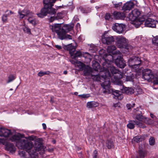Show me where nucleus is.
Returning a JSON list of instances; mask_svg holds the SVG:
<instances>
[{"mask_svg": "<svg viewBox=\"0 0 158 158\" xmlns=\"http://www.w3.org/2000/svg\"><path fill=\"white\" fill-rule=\"evenodd\" d=\"M73 24H66L62 26L61 23H56L54 25H50L49 28L53 32L56 33L59 39L62 40L72 39V36L67 33L73 29Z\"/></svg>", "mask_w": 158, "mask_h": 158, "instance_id": "obj_1", "label": "nucleus"}, {"mask_svg": "<svg viewBox=\"0 0 158 158\" xmlns=\"http://www.w3.org/2000/svg\"><path fill=\"white\" fill-rule=\"evenodd\" d=\"M33 144L31 142V146L29 147L27 146L28 148H23L21 149H25L26 151L22 150L19 151V155L21 157L26 158H36L38 153L37 152L43 149V146L41 143L39 142H36L35 145L33 146Z\"/></svg>", "mask_w": 158, "mask_h": 158, "instance_id": "obj_2", "label": "nucleus"}, {"mask_svg": "<svg viewBox=\"0 0 158 158\" xmlns=\"http://www.w3.org/2000/svg\"><path fill=\"white\" fill-rule=\"evenodd\" d=\"M91 77L94 81H104L101 83V85L103 88L109 87L110 85V78L111 75L108 71L105 72H100L99 75H91Z\"/></svg>", "mask_w": 158, "mask_h": 158, "instance_id": "obj_3", "label": "nucleus"}, {"mask_svg": "<svg viewBox=\"0 0 158 158\" xmlns=\"http://www.w3.org/2000/svg\"><path fill=\"white\" fill-rule=\"evenodd\" d=\"M20 135H15L12 136L10 140L12 141H17L16 145L19 148H28L27 145L29 147L31 146V142L26 138H20Z\"/></svg>", "mask_w": 158, "mask_h": 158, "instance_id": "obj_4", "label": "nucleus"}, {"mask_svg": "<svg viewBox=\"0 0 158 158\" xmlns=\"http://www.w3.org/2000/svg\"><path fill=\"white\" fill-rule=\"evenodd\" d=\"M106 59L105 62L102 64L103 70L101 72H106L108 71L109 72L110 70L112 74L118 73V70L112 65V60L113 59V57L110 55H107L106 56Z\"/></svg>", "mask_w": 158, "mask_h": 158, "instance_id": "obj_5", "label": "nucleus"}, {"mask_svg": "<svg viewBox=\"0 0 158 158\" xmlns=\"http://www.w3.org/2000/svg\"><path fill=\"white\" fill-rule=\"evenodd\" d=\"M64 48L69 51V53L72 58L75 59L82 56V53L80 51H78L75 53L76 48L74 46H73L72 44L64 46Z\"/></svg>", "mask_w": 158, "mask_h": 158, "instance_id": "obj_6", "label": "nucleus"}, {"mask_svg": "<svg viewBox=\"0 0 158 158\" xmlns=\"http://www.w3.org/2000/svg\"><path fill=\"white\" fill-rule=\"evenodd\" d=\"M134 117L135 118L136 120L138 122H144L147 124H149L151 119L144 117L142 114L141 112L135 109L134 110Z\"/></svg>", "mask_w": 158, "mask_h": 158, "instance_id": "obj_7", "label": "nucleus"}, {"mask_svg": "<svg viewBox=\"0 0 158 158\" xmlns=\"http://www.w3.org/2000/svg\"><path fill=\"white\" fill-rule=\"evenodd\" d=\"M52 7L49 6L48 7L43 8L41 10L40 12L37 14V15L40 17L43 18L46 16L48 13L51 15L55 14L56 13V10Z\"/></svg>", "mask_w": 158, "mask_h": 158, "instance_id": "obj_8", "label": "nucleus"}, {"mask_svg": "<svg viewBox=\"0 0 158 158\" xmlns=\"http://www.w3.org/2000/svg\"><path fill=\"white\" fill-rule=\"evenodd\" d=\"M115 53L119 55L115 60V63L119 68L123 69L126 65L125 61L121 57V53L119 51H116Z\"/></svg>", "mask_w": 158, "mask_h": 158, "instance_id": "obj_9", "label": "nucleus"}, {"mask_svg": "<svg viewBox=\"0 0 158 158\" xmlns=\"http://www.w3.org/2000/svg\"><path fill=\"white\" fill-rule=\"evenodd\" d=\"M115 37L116 40V44L118 48H122L126 47L127 44V41L125 38L121 36Z\"/></svg>", "mask_w": 158, "mask_h": 158, "instance_id": "obj_10", "label": "nucleus"}, {"mask_svg": "<svg viewBox=\"0 0 158 158\" xmlns=\"http://www.w3.org/2000/svg\"><path fill=\"white\" fill-rule=\"evenodd\" d=\"M143 77L144 80L148 81H152L154 78L151 70L146 69H144L142 73Z\"/></svg>", "mask_w": 158, "mask_h": 158, "instance_id": "obj_11", "label": "nucleus"}, {"mask_svg": "<svg viewBox=\"0 0 158 158\" xmlns=\"http://www.w3.org/2000/svg\"><path fill=\"white\" fill-rule=\"evenodd\" d=\"M115 37L116 36L105 35L102 37V41L104 44L107 45L110 44L114 42L115 39Z\"/></svg>", "mask_w": 158, "mask_h": 158, "instance_id": "obj_12", "label": "nucleus"}, {"mask_svg": "<svg viewBox=\"0 0 158 158\" xmlns=\"http://www.w3.org/2000/svg\"><path fill=\"white\" fill-rule=\"evenodd\" d=\"M135 124H136L138 127L142 128L146 127L142 123L138 122L136 120L131 121L127 125L128 128L130 129H133L135 127Z\"/></svg>", "mask_w": 158, "mask_h": 158, "instance_id": "obj_13", "label": "nucleus"}, {"mask_svg": "<svg viewBox=\"0 0 158 158\" xmlns=\"http://www.w3.org/2000/svg\"><path fill=\"white\" fill-rule=\"evenodd\" d=\"M125 27V25L122 24L115 23L113 24L112 27L113 30L117 33H122Z\"/></svg>", "mask_w": 158, "mask_h": 158, "instance_id": "obj_14", "label": "nucleus"}, {"mask_svg": "<svg viewBox=\"0 0 158 158\" xmlns=\"http://www.w3.org/2000/svg\"><path fill=\"white\" fill-rule=\"evenodd\" d=\"M140 58L138 57L133 56L129 59L128 64L129 66L134 65L135 64H140Z\"/></svg>", "mask_w": 158, "mask_h": 158, "instance_id": "obj_15", "label": "nucleus"}, {"mask_svg": "<svg viewBox=\"0 0 158 158\" xmlns=\"http://www.w3.org/2000/svg\"><path fill=\"white\" fill-rule=\"evenodd\" d=\"M157 23L156 20L150 18L147 19L145 22L144 25L146 27L155 28Z\"/></svg>", "mask_w": 158, "mask_h": 158, "instance_id": "obj_16", "label": "nucleus"}, {"mask_svg": "<svg viewBox=\"0 0 158 158\" xmlns=\"http://www.w3.org/2000/svg\"><path fill=\"white\" fill-rule=\"evenodd\" d=\"M11 134L10 130L4 127L0 128V136L7 137Z\"/></svg>", "mask_w": 158, "mask_h": 158, "instance_id": "obj_17", "label": "nucleus"}, {"mask_svg": "<svg viewBox=\"0 0 158 158\" xmlns=\"http://www.w3.org/2000/svg\"><path fill=\"white\" fill-rule=\"evenodd\" d=\"M112 94L113 98L116 99L121 100L123 98V95L119 91L114 90Z\"/></svg>", "mask_w": 158, "mask_h": 158, "instance_id": "obj_18", "label": "nucleus"}, {"mask_svg": "<svg viewBox=\"0 0 158 158\" xmlns=\"http://www.w3.org/2000/svg\"><path fill=\"white\" fill-rule=\"evenodd\" d=\"M134 4L132 2H128L125 4L122 7V10L124 11L129 10L133 8Z\"/></svg>", "mask_w": 158, "mask_h": 158, "instance_id": "obj_19", "label": "nucleus"}, {"mask_svg": "<svg viewBox=\"0 0 158 158\" xmlns=\"http://www.w3.org/2000/svg\"><path fill=\"white\" fill-rule=\"evenodd\" d=\"M123 88L121 89L122 92L128 95L134 93V90L131 88L127 87L122 86Z\"/></svg>", "mask_w": 158, "mask_h": 158, "instance_id": "obj_20", "label": "nucleus"}, {"mask_svg": "<svg viewBox=\"0 0 158 158\" xmlns=\"http://www.w3.org/2000/svg\"><path fill=\"white\" fill-rule=\"evenodd\" d=\"M114 16L116 19H123L125 17V14L123 13L119 12H114Z\"/></svg>", "mask_w": 158, "mask_h": 158, "instance_id": "obj_21", "label": "nucleus"}, {"mask_svg": "<svg viewBox=\"0 0 158 158\" xmlns=\"http://www.w3.org/2000/svg\"><path fill=\"white\" fill-rule=\"evenodd\" d=\"M6 149L10 152H13L15 151V146L12 143H7L6 145Z\"/></svg>", "mask_w": 158, "mask_h": 158, "instance_id": "obj_22", "label": "nucleus"}, {"mask_svg": "<svg viewBox=\"0 0 158 158\" xmlns=\"http://www.w3.org/2000/svg\"><path fill=\"white\" fill-rule=\"evenodd\" d=\"M84 74L85 76H88L90 75L91 73V69L88 65H86L83 69Z\"/></svg>", "mask_w": 158, "mask_h": 158, "instance_id": "obj_23", "label": "nucleus"}, {"mask_svg": "<svg viewBox=\"0 0 158 158\" xmlns=\"http://www.w3.org/2000/svg\"><path fill=\"white\" fill-rule=\"evenodd\" d=\"M75 65L80 70H83L86 65L80 61H77L75 62Z\"/></svg>", "mask_w": 158, "mask_h": 158, "instance_id": "obj_24", "label": "nucleus"}, {"mask_svg": "<svg viewBox=\"0 0 158 158\" xmlns=\"http://www.w3.org/2000/svg\"><path fill=\"white\" fill-rule=\"evenodd\" d=\"M87 105L88 108H91L93 107H96L98 106V104L96 102L92 101L87 102Z\"/></svg>", "mask_w": 158, "mask_h": 158, "instance_id": "obj_25", "label": "nucleus"}, {"mask_svg": "<svg viewBox=\"0 0 158 158\" xmlns=\"http://www.w3.org/2000/svg\"><path fill=\"white\" fill-rule=\"evenodd\" d=\"M92 63V66L94 69L95 71H98V69L100 68V66L98 63L95 61H93Z\"/></svg>", "mask_w": 158, "mask_h": 158, "instance_id": "obj_26", "label": "nucleus"}, {"mask_svg": "<svg viewBox=\"0 0 158 158\" xmlns=\"http://www.w3.org/2000/svg\"><path fill=\"white\" fill-rule=\"evenodd\" d=\"M142 23V21H139L137 19H136L134 21H133L132 23L135 25L136 27H139Z\"/></svg>", "mask_w": 158, "mask_h": 158, "instance_id": "obj_27", "label": "nucleus"}, {"mask_svg": "<svg viewBox=\"0 0 158 158\" xmlns=\"http://www.w3.org/2000/svg\"><path fill=\"white\" fill-rule=\"evenodd\" d=\"M132 14L135 17L136 19H138L137 18L140 14V11L137 9H135L131 11Z\"/></svg>", "mask_w": 158, "mask_h": 158, "instance_id": "obj_28", "label": "nucleus"}, {"mask_svg": "<svg viewBox=\"0 0 158 158\" xmlns=\"http://www.w3.org/2000/svg\"><path fill=\"white\" fill-rule=\"evenodd\" d=\"M127 18L129 19V20L131 21L132 23L133 21H134L136 19L135 17L132 14V12L129 14L127 16Z\"/></svg>", "mask_w": 158, "mask_h": 158, "instance_id": "obj_29", "label": "nucleus"}, {"mask_svg": "<svg viewBox=\"0 0 158 158\" xmlns=\"http://www.w3.org/2000/svg\"><path fill=\"white\" fill-rule=\"evenodd\" d=\"M103 92L104 93H112L114 90L113 89H111L109 87H106V88H103Z\"/></svg>", "mask_w": 158, "mask_h": 158, "instance_id": "obj_30", "label": "nucleus"}, {"mask_svg": "<svg viewBox=\"0 0 158 158\" xmlns=\"http://www.w3.org/2000/svg\"><path fill=\"white\" fill-rule=\"evenodd\" d=\"M116 49V47L114 45H110L108 47L107 51L108 52L112 53Z\"/></svg>", "mask_w": 158, "mask_h": 158, "instance_id": "obj_31", "label": "nucleus"}, {"mask_svg": "<svg viewBox=\"0 0 158 158\" xmlns=\"http://www.w3.org/2000/svg\"><path fill=\"white\" fill-rule=\"evenodd\" d=\"M18 13L19 16V19L20 20H21L25 16V14L23 13L22 10L19 9L18 11Z\"/></svg>", "mask_w": 158, "mask_h": 158, "instance_id": "obj_32", "label": "nucleus"}, {"mask_svg": "<svg viewBox=\"0 0 158 158\" xmlns=\"http://www.w3.org/2000/svg\"><path fill=\"white\" fill-rule=\"evenodd\" d=\"M50 73L49 71H47L45 72H43L40 71L38 74V75L40 77H42L45 75H48Z\"/></svg>", "mask_w": 158, "mask_h": 158, "instance_id": "obj_33", "label": "nucleus"}, {"mask_svg": "<svg viewBox=\"0 0 158 158\" xmlns=\"http://www.w3.org/2000/svg\"><path fill=\"white\" fill-rule=\"evenodd\" d=\"M23 12L25 14V16H27L29 15H32V13L30 12V10L26 9H24L22 10Z\"/></svg>", "mask_w": 158, "mask_h": 158, "instance_id": "obj_34", "label": "nucleus"}, {"mask_svg": "<svg viewBox=\"0 0 158 158\" xmlns=\"http://www.w3.org/2000/svg\"><path fill=\"white\" fill-rule=\"evenodd\" d=\"M140 66V64H135L134 65L130 66L132 69V70L134 71H136L137 69L139 68Z\"/></svg>", "mask_w": 158, "mask_h": 158, "instance_id": "obj_35", "label": "nucleus"}, {"mask_svg": "<svg viewBox=\"0 0 158 158\" xmlns=\"http://www.w3.org/2000/svg\"><path fill=\"white\" fill-rule=\"evenodd\" d=\"M15 77L13 75H10L8 77V80L7 81V83H9L15 79Z\"/></svg>", "mask_w": 158, "mask_h": 158, "instance_id": "obj_36", "label": "nucleus"}, {"mask_svg": "<svg viewBox=\"0 0 158 158\" xmlns=\"http://www.w3.org/2000/svg\"><path fill=\"white\" fill-rule=\"evenodd\" d=\"M107 146L108 148H111L113 146V143L111 140H108L107 143Z\"/></svg>", "mask_w": 158, "mask_h": 158, "instance_id": "obj_37", "label": "nucleus"}, {"mask_svg": "<svg viewBox=\"0 0 158 158\" xmlns=\"http://www.w3.org/2000/svg\"><path fill=\"white\" fill-rule=\"evenodd\" d=\"M114 7L115 8H117L121 6L122 5V3L121 2H116L114 1L112 2Z\"/></svg>", "mask_w": 158, "mask_h": 158, "instance_id": "obj_38", "label": "nucleus"}, {"mask_svg": "<svg viewBox=\"0 0 158 158\" xmlns=\"http://www.w3.org/2000/svg\"><path fill=\"white\" fill-rule=\"evenodd\" d=\"M149 143L150 145H153L155 143V139L154 138L151 137L149 139Z\"/></svg>", "mask_w": 158, "mask_h": 158, "instance_id": "obj_39", "label": "nucleus"}, {"mask_svg": "<svg viewBox=\"0 0 158 158\" xmlns=\"http://www.w3.org/2000/svg\"><path fill=\"white\" fill-rule=\"evenodd\" d=\"M139 155L141 158H143L145 155V152L141 150L139 151Z\"/></svg>", "mask_w": 158, "mask_h": 158, "instance_id": "obj_40", "label": "nucleus"}, {"mask_svg": "<svg viewBox=\"0 0 158 158\" xmlns=\"http://www.w3.org/2000/svg\"><path fill=\"white\" fill-rule=\"evenodd\" d=\"M134 78V76H127L126 77V81H132Z\"/></svg>", "mask_w": 158, "mask_h": 158, "instance_id": "obj_41", "label": "nucleus"}, {"mask_svg": "<svg viewBox=\"0 0 158 158\" xmlns=\"http://www.w3.org/2000/svg\"><path fill=\"white\" fill-rule=\"evenodd\" d=\"M2 19L3 23H6L8 21L7 17L4 14L3 15L2 17Z\"/></svg>", "mask_w": 158, "mask_h": 158, "instance_id": "obj_42", "label": "nucleus"}, {"mask_svg": "<svg viewBox=\"0 0 158 158\" xmlns=\"http://www.w3.org/2000/svg\"><path fill=\"white\" fill-rule=\"evenodd\" d=\"M58 14H57V16H58ZM61 18L60 17H57V16L56 17H51V18L50 19V22H52L54 20H58L59 19H60Z\"/></svg>", "mask_w": 158, "mask_h": 158, "instance_id": "obj_43", "label": "nucleus"}, {"mask_svg": "<svg viewBox=\"0 0 158 158\" xmlns=\"http://www.w3.org/2000/svg\"><path fill=\"white\" fill-rule=\"evenodd\" d=\"M140 138L139 136H136L133 138V140L136 142H139L141 141Z\"/></svg>", "mask_w": 158, "mask_h": 158, "instance_id": "obj_44", "label": "nucleus"}, {"mask_svg": "<svg viewBox=\"0 0 158 158\" xmlns=\"http://www.w3.org/2000/svg\"><path fill=\"white\" fill-rule=\"evenodd\" d=\"M23 30L24 32L28 34H31V31L30 29L27 27H25L23 28Z\"/></svg>", "mask_w": 158, "mask_h": 158, "instance_id": "obj_45", "label": "nucleus"}, {"mask_svg": "<svg viewBox=\"0 0 158 158\" xmlns=\"http://www.w3.org/2000/svg\"><path fill=\"white\" fill-rule=\"evenodd\" d=\"M135 105V104L134 103H133L132 105L131 104H128L127 105V107L128 110H130L131 108H133Z\"/></svg>", "mask_w": 158, "mask_h": 158, "instance_id": "obj_46", "label": "nucleus"}, {"mask_svg": "<svg viewBox=\"0 0 158 158\" xmlns=\"http://www.w3.org/2000/svg\"><path fill=\"white\" fill-rule=\"evenodd\" d=\"M152 43L153 44L155 45H158V37L156 38H154L152 40Z\"/></svg>", "mask_w": 158, "mask_h": 158, "instance_id": "obj_47", "label": "nucleus"}, {"mask_svg": "<svg viewBox=\"0 0 158 158\" xmlns=\"http://www.w3.org/2000/svg\"><path fill=\"white\" fill-rule=\"evenodd\" d=\"M28 20L30 23L34 25H35V22L34 19H32L31 18H29Z\"/></svg>", "mask_w": 158, "mask_h": 158, "instance_id": "obj_48", "label": "nucleus"}, {"mask_svg": "<svg viewBox=\"0 0 158 158\" xmlns=\"http://www.w3.org/2000/svg\"><path fill=\"white\" fill-rule=\"evenodd\" d=\"M111 15L109 13H106V14L105 16V18L106 20H109L110 18Z\"/></svg>", "mask_w": 158, "mask_h": 158, "instance_id": "obj_49", "label": "nucleus"}, {"mask_svg": "<svg viewBox=\"0 0 158 158\" xmlns=\"http://www.w3.org/2000/svg\"><path fill=\"white\" fill-rule=\"evenodd\" d=\"M98 152L96 150H95L93 152V158H97Z\"/></svg>", "mask_w": 158, "mask_h": 158, "instance_id": "obj_50", "label": "nucleus"}, {"mask_svg": "<svg viewBox=\"0 0 158 158\" xmlns=\"http://www.w3.org/2000/svg\"><path fill=\"white\" fill-rule=\"evenodd\" d=\"M137 92L138 94H142V93H143V90L141 89L138 88L137 89Z\"/></svg>", "mask_w": 158, "mask_h": 158, "instance_id": "obj_51", "label": "nucleus"}, {"mask_svg": "<svg viewBox=\"0 0 158 158\" xmlns=\"http://www.w3.org/2000/svg\"><path fill=\"white\" fill-rule=\"evenodd\" d=\"M113 106L115 108H119L120 107V104L119 103H118L115 104H114Z\"/></svg>", "mask_w": 158, "mask_h": 158, "instance_id": "obj_52", "label": "nucleus"}, {"mask_svg": "<svg viewBox=\"0 0 158 158\" xmlns=\"http://www.w3.org/2000/svg\"><path fill=\"white\" fill-rule=\"evenodd\" d=\"M14 12H13L11 10L9 11V13H8L6 14H4V15H6L7 17V16H9L11 15L14 14Z\"/></svg>", "mask_w": 158, "mask_h": 158, "instance_id": "obj_53", "label": "nucleus"}, {"mask_svg": "<svg viewBox=\"0 0 158 158\" xmlns=\"http://www.w3.org/2000/svg\"><path fill=\"white\" fill-rule=\"evenodd\" d=\"M54 47L56 48H57L58 50L61 49L62 48V47L61 46L59 45H54Z\"/></svg>", "mask_w": 158, "mask_h": 158, "instance_id": "obj_54", "label": "nucleus"}, {"mask_svg": "<svg viewBox=\"0 0 158 158\" xmlns=\"http://www.w3.org/2000/svg\"><path fill=\"white\" fill-rule=\"evenodd\" d=\"M140 139H141V141H142L143 140H144L145 139V137L144 135H142L141 136H140Z\"/></svg>", "mask_w": 158, "mask_h": 158, "instance_id": "obj_55", "label": "nucleus"}, {"mask_svg": "<svg viewBox=\"0 0 158 158\" xmlns=\"http://www.w3.org/2000/svg\"><path fill=\"white\" fill-rule=\"evenodd\" d=\"M42 126L43 127V128L44 129H46V125L45 124V123H43L42 124Z\"/></svg>", "mask_w": 158, "mask_h": 158, "instance_id": "obj_56", "label": "nucleus"}, {"mask_svg": "<svg viewBox=\"0 0 158 158\" xmlns=\"http://www.w3.org/2000/svg\"><path fill=\"white\" fill-rule=\"evenodd\" d=\"M123 84V82L119 80L118 81V83H117V84L118 85H121Z\"/></svg>", "mask_w": 158, "mask_h": 158, "instance_id": "obj_57", "label": "nucleus"}, {"mask_svg": "<svg viewBox=\"0 0 158 158\" xmlns=\"http://www.w3.org/2000/svg\"><path fill=\"white\" fill-rule=\"evenodd\" d=\"M86 95L83 94V95H79V96L80 97H81L83 98H85L86 97Z\"/></svg>", "mask_w": 158, "mask_h": 158, "instance_id": "obj_58", "label": "nucleus"}, {"mask_svg": "<svg viewBox=\"0 0 158 158\" xmlns=\"http://www.w3.org/2000/svg\"><path fill=\"white\" fill-rule=\"evenodd\" d=\"M150 115L151 117L152 118H153L154 117V115L151 113L150 114Z\"/></svg>", "mask_w": 158, "mask_h": 158, "instance_id": "obj_59", "label": "nucleus"}, {"mask_svg": "<svg viewBox=\"0 0 158 158\" xmlns=\"http://www.w3.org/2000/svg\"><path fill=\"white\" fill-rule=\"evenodd\" d=\"M63 73L64 74H66L67 73V71H64V72Z\"/></svg>", "mask_w": 158, "mask_h": 158, "instance_id": "obj_60", "label": "nucleus"}, {"mask_svg": "<svg viewBox=\"0 0 158 158\" xmlns=\"http://www.w3.org/2000/svg\"><path fill=\"white\" fill-rule=\"evenodd\" d=\"M78 94V93L77 92H75L74 93V94L76 95H77Z\"/></svg>", "mask_w": 158, "mask_h": 158, "instance_id": "obj_61", "label": "nucleus"}, {"mask_svg": "<svg viewBox=\"0 0 158 158\" xmlns=\"http://www.w3.org/2000/svg\"><path fill=\"white\" fill-rule=\"evenodd\" d=\"M50 102H53V101H52V98H51V99L50 100Z\"/></svg>", "mask_w": 158, "mask_h": 158, "instance_id": "obj_62", "label": "nucleus"}, {"mask_svg": "<svg viewBox=\"0 0 158 158\" xmlns=\"http://www.w3.org/2000/svg\"><path fill=\"white\" fill-rule=\"evenodd\" d=\"M8 10H7L6 11H5V13H6L8 11Z\"/></svg>", "mask_w": 158, "mask_h": 158, "instance_id": "obj_63", "label": "nucleus"}, {"mask_svg": "<svg viewBox=\"0 0 158 158\" xmlns=\"http://www.w3.org/2000/svg\"><path fill=\"white\" fill-rule=\"evenodd\" d=\"M10 90H13V89H10Z\"/></svg>", "mask_w": 158, "mask_h": 158, "instance_id": "obj_64", "label": "nucleus"}]
</instances>
